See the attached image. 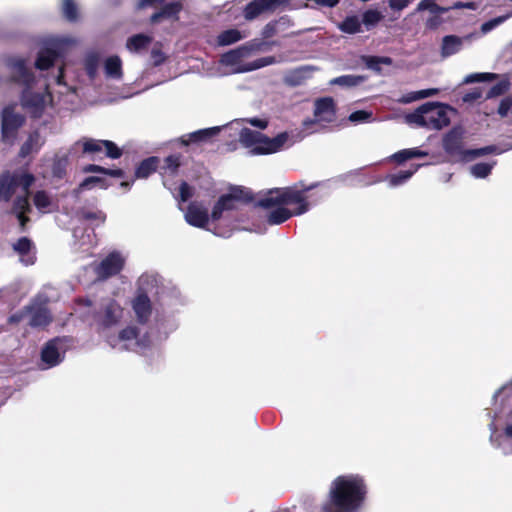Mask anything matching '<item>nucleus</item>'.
Here are the masks:
<instances>
[{
	"label": "nucleus",
	"mask_w": 512,
	"mask_h": 512,
	"mask_svg": "<svg viewBox=\"0 0 512 512\" xmlns=\"http://www.w3.org/2000/svg\"><path fill=\"white\" fill-rule=\"evenodd\" d=\"M429 11L430 14H445L450 11V8L439 6L436 0H421L415 12Z\"/></svg>",
	"instance_id": "40"
},
{
	"label": "nucleus",
	"mask_w": 512,
	"mask_h": 512,
	"mask_svg": "<svg viewBox=\"0 0 512 512\" xmlns=\"http://www.w3.org/2000/svg\"><path fill=\"white\" fill-rule=\"evenodd\" d=\"M78 43L77 39L68 36H55L45 41V47L39 52L35 66L39 70H46L51 67L56 59L62 56L70 47Z\"/></svg>",
	"instance_id": "9"
},
{
	"label": "nucleus",
	"mask_w": 512,
	"mask_h": 512,
	"mask_svg": "<svg viewBox=\"0 0 512 512\" xmlns=\"http://www.w3.org/2000/svg\"><path fill=\"white\" fill-rule=\"evenodd\" d=\"M104 73L107 78L121 80L123 77L121 59L116 55L108 57L104 62Z\"/></svg>",
	"instance_id": "26"
},
{
	"label": "nucleus",
	"mask_w": 512,
	"mask_h": 512,
	"mask_svg": "<svg viewBox=\"0 0 512 512\" xmlns=\"http://www.w3.org/2000/svg\"><path fill=\"white\" fill-rule=\"evenodd\" d=\"M35 181L33 174L26 170L20 169L13 172H5L0 176V203L8 202L11 197L21 190L22 194L18 195L12 205L11 212L17 217L22 228L25 227L29 218L26 216L31 211L29 202V188Z\"/></svg>",
	"instance_id": "5"
},
{
	"label": "nucleus",
	"mask_w": 512,
	"mask_h": 512,
	"mask_svg": "<svg viewBox=\"0 0 512 512\" xmlns=\"http://www.w3.org/2000/svg\"><path fill=\"white\" fill-rule=\"evenodd\" d=\"M132 308L139 323L145 324L152 313L151 301L145 294H137L132 301Z\"/></svg>",
	"instance_id": "21"
},
{
	"label": "nucleus",
	"mask_w": 512,
	"mask_h": 512,
	"mask_svg": "<svg viewBox=\"0 0 512 512\" xmlns=\"http://www.w3.org/2000/svg\"><path fill=\"white\" fill-rule=\"evenodd\" d=\"M13 249L21 256V260L26 264H33V256L30 254L32 242L27 237H22L13 245Z\"/></svg>",
	"instance_id": "32"
},
{
	"label": "nucleus",
	"mask_w": 512,
	"mask_h": 512,
	"mask_svg": "<svg viewBox=\"0 0 512 512\" xmlns=\"http://www.w3.org/2000/svg\"><path fill=\"white\" fill-rule=\"evenodd\" d=\"M314 120L304 121V126L315 122H332L335 118L334 101L332 98H322L315 102Z\"/></svg>",
	"instance_id": "18"
},
{
	"label": "nucleus",
	"mask_w": 512,
	"mask_h": 512,
	"mask_svg": "<svg viewBox=\"0 0 512 512\" xmlns=\"http://www.w3.org/2000/svg\"><path fill=\"white\" fill-rule=\"evenodd\" d=\"M33 203L40 213H49L55 207L52 197L46 191H37L33 196Z\"/></svg>",
	"instance_id": "28"
},
{
	"label": "nucleus",
	"mask_w": 512,
	"mask_h": 512,
	"mask_svg": "<svg viewBox=\"0 0 512 512\" xmlns=\"http://www.w3.org/2000/svg\"><path fill=\"white\" fill-rule=\"evenodd\" d=\"M43 144L44 140L39 132L34 131L28 136L27 140L21 146L19 156L21 158H25L31 153L38 152Z\"/></svg>",
	"instance_id": "25"
},
{
	"label": "nucleus",
	"mask_w": 512,
	"mask_h": 512,
	"mask_svg": "<svg viewBox=\"0 0 512 512\" xmlns=\"http://www.w3.org/2000/svg\"><path fill=\"white\" fill-rule=\"evenodd\" d=\"M319 183L309 185L299 182L293 186L270 190L257 202L265 210L264 217L269 225H280L292 216L306 213L310 205L307 192L315 189Z\"/></svg>",
	"instance_id": "1"
},
{
	"label": "nucleus",
	"mask_w": 512,
	"mask_h": 512,
	"mask_svg": "<svg viewBox=\"0 0 512 512\" xmlns=\"http://www.w3.org/2000/svg\"><path fill=\"white\" fill-rule=\"evenodd\" d=\"M180 166V157L177 155H170L164 161L163 169L165 172L174 174Z\"/></svg>",
	"instance_id": "47"
},
{
	"label": "nucleus",
	"mask_w": 512,
	"mask_h": 512,
	"mask_svg": "<svg viewBox=\"0 0 512 512\" xmlns=\"http://www.w3.org/2000/svg\"><path fill=\"white\" fill-rule=\"evenodd\" d=\"M421 166V164L411 165V167L407 170H402L398 173L388 175L386 180L388 181L389 187L394 188L403 185L416 173V171Z\"/></svg>",
	"instance_id": "27"
},
{
	"label": "nucleus",
	"mask_w": 512,
	"mask_h": 512,
	"mask_svg": "<svg viewBox=\"0 0 512 512\" xmlns=\"http://www.w3.org/2000/svg\"><path fill=\"white\" fill-rule=\"evenodd\" d=\"M448 106L438 102H427L418 107L414 112L405 116L409 125L423 127L428 130H441L450 123L447 112Z\"/></svg>",
	"instance_id": "8"
},
{
	"label": "nucleus",
	"mask_w": 512,
	"mask_h": 512,
	"mask_svg": "<svg viewBox=\"0 0 512 512\" xmlns=\"http://www.w3.org/2000/svg\"><path fill=\"white\" fill-rule=\"evenodd\" d=\"M249 52L250 49L246 46L231 50L222 56V63L231 66L237 65L243 57L249 54Z\"/></svg>",
	"instance_id": "36"
},
{
	"label": "nucleus",
	"mask_w": 512,
	"mask_h": 512,
	"mask_svg": "<svg viewBox=\"0 0 512 512\" xmlns=\"http://www.w3.org/2000/svg\"><path fill=\"white\" fill-rule=\"evenodd\" d=\"M7 67L10 71L11 81L24 87L21 96L22 107L32 117H40L46 106L51 102L50 93L47 90L41 93L32 92L36 78L24 59L19 57L9 58ZM43 86L47 89L46 84Z\"/></svg>",
	"instance_id": "4"
},
{
	"label": "nucleus",
	"mask_w": 512,
	"mask_h": 512,
	"mask_svg": "<svg viewBox=\"0 0 512 512\" xmlns=\"http://www.w3.org/2000/svg\"><path fill=\"white\" fill-rule=\"evenodd\" d=\"M390 159L401 164L407 160H410L411 158L408 149H403L391 155Z\"/></svg>",
	"instance_id": "57"
},
{
	"label": "nucleus",
	"mask_w": 512,
	"mask_h": 512,
	"mask_svg": "<svg viewBox=\"0 0 512 512\" xmlns=\"http://www.w3.org/2000/svg\"><path fill=\"white\" fill-rule=\"evenodd\" d=\"M275 62V58L272 56L259 58L253 62L247 63L235 69L237 73L249 72L253 70H257L259 68L271 65Z\"/></svg>",
	"instance_id": "41"
},
{
	"label": "nucleus",
	"mask_w": 512,
	"mask_h": 512,
	"mask_svg": "<svg viewBox=\"0 0 512 512\" xmlns=\"http://www.w3.org/2000/svg\"><path fill=\"white\" fill-rule=\"evenodd\" d=\"M338 28L347 34L359 33L361 31V20L356 15L348 16L338 25Z\"/></svg>",
	"instance_id": "37"
},
{
	"label": "nucleus",
	"mask_w": 512,
	"mask_h": 512,
	"mask_svg": "<svg viewBox=\"0 0 512 512\" xmlns=\"http://www.w3.org/2000/svg\"><path fill=\"white\" fill-rule=\"evenodd\" d=\"M497 78H499V74L496 73H472L464 78L463 83L471 84L476 82H490Z\"/></svg>",
	"instance_id": "43"
},
{
	"label": "nucleus",
	"mask_w": 512,
	"mask_h": 512,
	"mask_svg": "<svg viewBox=\"0 0 512 512\" xmlns=\"http://www.w3.org/2000/svg\"><path fill=\"white\" fill-rule=\"evenodd\" d=\"M104 150L106 156L112 159H118L122 155V151L112 141L87 139L83 142L84 153L96 154Z\"/></svg>",
	"instance_id": "16"
},
{
	"label": "nucleus",
	"mask_w": 512,
	"mask_h": 512,
	"mask_svg": "<svg viewBox=\"0 0 512 512\" xmlns=\"http://www.w3.org/2000/svg\"><path fill=\"white\" fill-rule=\"evenodd\" d=\"M244 37L245 35H243L239 30L229 29L218 35L217 42L220 46H227L240 41Z\"/></svg>",
	"instance_id": "39"
},
{
	"label": "nucleus",
	"mask_w": 512,
	"mask_h": 512,
	"mask_svg": "<svg viewBox=\"0 0 512 512\" xmlns=\"http://www.w3.org/2000/svg\"><path fill=\"white\" fill-rule=\"evenodd\" d=\"M24 123V117L15 113L12 106L4 108L2 113V138L6 143L12 144L17 130Z\"/></svg>",
	"instance_id": "12"
},
{
	"label": "nucleus",
	"mask_w": 512,
	"mask_h": 512,
	"mask_svg": "<svg viewBox=\"0 0 512 512\" xmlns=\"http://www.w3.org/2000/svg\"><path fill=\"white\" fill-rule=\"evenodd\" d=\"M45 165H51V174L55 178H63L68 165L67 153H56L53 157L42 159Z\"/></svg>",
	"instance_id": "22"
},
{
	"label": "nucleus",
	"mask_w": 512,
	"mask_h": 512,
	"mask_svg": "<svg viewBox=\"0 0 512 512\" xmlns=\"http://www.w3.org/2000/svg\"><path fill=\"white\" fill-rule=\"evenodd\" d=\"M66 350L67 344L64 338L56 337L49 340L41 350V368L49 369L59 365L65 358Z\"/></svg>",
	"instance_id": "11"
},
{
	"label": "nucleus",
	"mask_w": 512,
	"mask_h": 512,
	"mask_svg": "<svg viewBox=\"0 0 512 512\" xmlns=\"http://www.w3.org/2000/svg\"><path fill=\"white\" fill-rule=\"evenodd\" d=\"M365 81L364 76L360 75H342L330 80V85H338L345 88H351L362 84Z\"/></svg>",
	"instance_id": "35"
},
{
	"label": "nucleus",
	"mask_w": 512,
	"mask_h": 512,
	"mask_svg": "<svg viewBox=\"0 0 512 512\" xmlns=\"http://www.w3.org/2000/svg\"><path fill=\"white\" fill-rule=\"evenodd\" d=\"M27 316H28V312H27V306H26L21 311H18L16 313L12 314L8 318V322L11 324H16V323L21 322Z\"/></svg>",
	"instance_id": "60"
},
{
	"label": "nucleus",
	"mask_w": 512,
	"mask_h": 512,
	"mask_svg": "<svg viewBox=\"0 0 512 512\" xmlns=\"http://www.w3.org/2000/svg\"><path fill=\"white\" fill-rule=\"evenodd\" d=\"M512 109V96L503 98L498 107V114L501 117H506L509 111Z\"/></svg>",
	"instance_id": "52"
},
{
	"label": "nucleus",
	"mask_w": 512,
	"mask_h": 512,
	"mask_svg": "<svg viewBox=\"0 0 512 512\" xmlns=\"http://www.w3.org/2000/svg\"><path fill=\"white\" fill-rule=\"evenodd\" d=\"M286 3V0H253L246 5L244 17L247 20H253L263 13L276 11L280 6Z\"/></svg>",
	"instance_id": "15"
},
{
	"label": "nucleus",
	"mask_w": 512,
	"mask_h": 512,
	"mask_svg": "<svg viewBox=\"0 0 512 512\" xmlns=\"http://www.w3.org/2000/svg\"><path fill=\"white\" fill-rule=\"evenodd\" d=\"M107 342L113 349L137 353L143 352L150 344L147 334L141 336L140 331L134 326L123 329L118 336L108 337Z\"/></svg>",
	"instance_id": "10"
},
{
	"label": "nucleus",
	"mask_w": 512,
	"mask_h": 512,
	"mask_svg": "<svg viewBox=\"0 0 512 512\" xmlns=\"http://www.w3.org/2000/svg\"><path fill=\"white\" fill-rule=\"evenodd\" d=\"M138 293L147 296L163 297L165 287L161 284L160 277L155 273H144L138 279Z\"/></svg>",
	"instance_id": "17"
},
{
	"label": "nucleus",
	"mask_w": 512,
	"mask_h": 512,
	"mask_svg": "<svg viewBox=\"0 0 512 512\" xmlns=\"http://www.w3.org/2000/svg\"><path fill=\"white\" fill-rule=\"evenodd\" d=\"M372 118V113L365 110H358L349 115V120L354 123L368 122Z\"/></svg>",
	"instance_id": "50"
},
{
	"label": "nucleus",
	"mask_w": 512,
	"mask_h": 512,
	"mask_svg": "<svg viewBox=\"0 0 512 512\" xmlns=\"http://www.w3.org/2000/svg\"><path fill=\"white\" fill-rule=\"evenodd\" d=\"M482 97V90L480 88H474L470 92L463 96V101L466 103L474 102Z\"/></svg>",
	"instance_id": "56"
},
{
	"label": "nucleus",
	"mask_w": 512,
	"mask_h": 512,
	"mask_svg": "<svg viewBox=\"0 0 512 512\" xmlns=\"http://www.w3.org/2000/svg\"><path fill=\"white\" fill-rule=\"evenodd\" d=\"M158 159L156 157H149L143 160L136 169L135 175L137 178H147L157 168Z\"/></svg>",
	"instance_id": "38"
},
{
	"label": "nucleus",
	"mask_w": 512,
	"mask_h": 512,
	"mask_svg": "<svg viewBox=\"0 0 512 512\" xmlns=\"http://www.w3.org/2000/svg\"><path fill=\"white\" fill-rule=\"evenodd\" d=\"M62 12L64 17L70 22L78 19V9L74 0H62Z\"/></svg>",
	"instance_id": "44"
},
{
	"label": "nucleus",
	"mask_w": 512,
	"mask_h": 512,
	"mask_svg": "<svg viewBox=\"0 0 512 512\" xmlns=\"http://www.w3.org/2000/svg\"><path fill=\"white\" fill-rule=\"evenodd\" d=\"M368 487L363 476L345 474L336 477L329 488L326 512H358L364 505Z\"/></svg>",
	"instance_id": "3"
},
{
	"label": "nucleus",
	"mask_w": 512,
	"mask_h": 512,
	"mask_svg": "<svg viewBox=\"0 0 512 512\" xmlns=\"http://www.w3.org/2000/svg\"><path fill=\"white\" fill-rule=\"evenodd\" d=\"M242 121H245L249 124H251L252 126L254 127H257L259 129H265L268 125V121L265 120V119H260V118H247V119H242Z\"/></svg>",
	"instance_id": "61"
},
{
	"label": "nucleus",
	"mask_w": 512,
	"mask_h": 512,
	"mask_svg": "<svg viewBox=\"0 0 512 512\" xmlns=\"http://www.w3.org/2000/svg\"><path fill=\"white\" fill-rule=\"evenodd\" d=\"M253 200L252 192L243 186H230L227 193L215 202L210 218L218 222L213 233L220 237H229L233 231L242 229L240 224L248 219L243 207Z\"/></svg>",
	"instance_id": "2"
},
{
	"label": "nucleus",
	"mask_w": 512,
	"mask_h": 512,
	"mask_svg": "<svg viewBox=\"0 0 512 512\" xmlns=\"http://www.w3.org/2000/svg\"><path fill=\"white\" fill-rule=\"evenodd\" d=\"M478 7L479 6L474 1H470V2L458 1V2L454 3L452 6H449L448 8H450V10H452V9H471V10H476V9H478Z\"/></svg>",
	"instance_id": "59"
},
{
	"label": "nucleus",
	"mask_w": 512,
	"mask_h": 512,
	"mask_svg": "<svg viewBox=\"0 0 512 512\" xmlns=\"http://www.w3.org/2000/svg\"><path fill=\"white\" fill-rule=\"evenodd\" d=\"M123 310L114 300L106 301L101 311L96 315V322L100 330H105L116 325L122 318Z\"/></svg>",
	"instance_id": "13"
},
{
	"label": "nucleus",
	"mask_w": 512,
	"mask_h": 512,
	"mask_svg": "<svg viewBox=\"0 0 512 512\" xmlns=\"http://www.w3.org/2000/svg\"><path fill=\"white\" fill-rule=\"evenodd\" d=\"M439 92V89L437 88H429V89H423L419 91L411 92L405 96L402 97L400 100L402 103H410L413 101H417L420 99L428 98L431 96L436 95Z\"/></svg>",
	"instance_id": "42"
},
{
	"label": "nucleus",
	"mask_w": 512,
	"mask_h": 512,
	"mask_svg": "<svg viewBox=\"0 0 512 512\" xmlns=\"http://www.w3.org/2000/svg\"><path fill=\"white\" fill-rule=\"evenodd\" d=\"M151 59L154 66H159L165 61V55L160 49L153 48L151 51Z\"/></svg>",
	"instance_id": "58"
},
{
	"label": "nucleus",
	"mask_w": 512,
	"mask_h": 512,
	"mask_svg": "<svg viewBox=\"0 0 512 512\" xmlns=\"http://www.w3.org/2000/svg\"><path fill=\"white\" fill-rule=\"evenodd\" d=\"M29 325L34 328H42L51 322V315L44 305L33 303L27 306Z\"/></svg>",
	"instance_id": "20"
},
{
	"label": "nucleus",
	"mask_w": 512,
	"mask_h": 512,
	"mask_svg": "<svg viewBox=\"0 0 512 512\" xmlns=\"http://www.w3.org/2000/svg\"><path fill=\"white\" fill-rule=\"evenodd\" d=\"M302 137H296L293 133L282 132L273 138H269L259 131L249 128H242L239 134L240 143L247 148H251V153L255 155L272 154L290 147Z\"/></svg>",
	"instance_id": "6"
},
{
	"label": "nucleus",
	"mask_w": 512,
	"mask_h": 512,
	"mask_svg": "<svg viewBox=\"0 0 512 512\" xmlns=\"http://www.w3.org/2000/svg\"><path fill=\"white\" fill-rule=\"evenodd\" d=\"M185 220L191 226L205 228L211 218L204 207L197 203H191L185 213Z\"/></svg>",
	"instance_id": "19"
},
{
	"label": "nucleus",
	"mask_w": 512,
	"mask_h": 512,
	"mask_svg": "<svg viewBox=\"0 0 512 512\" xmlns=\"http://www.w3.org/2000/svg\"><path fill=\"white\" fill-rule=\"evenodd\" d=\"M510 16H512V13H508L503 16H499L496 18H493L481 25V31L482 33L486 34L490 31H492L494 28L502 24L504 21H506Z\"/></svg>",
	"instance_id": "46"
},
{
	"label": "nucleus",
	"mask_w": 512,
	"mask_h": 512,
	"mask_svg": "<svg viewBox=\"0 0 512 512\" xmlns=\"http://www.w3.org/2000/svg\"><path fill=\"white\" fill-rule=\"evenodd\" d=\"M498 82L493 85L486 94V99L503 95L511 88V77L509 74L499 75Z\"/></svg>",
	"instance_id": "30"
},
{
	"label": "nucleus",
	"mask_w": 512,
	"mask_h": 512,
	"mask_svg": "<svg viewBox=\"0 0 512 512\" xmlns=\"http://www.w3.org/2000/svg\"><path fill=\"white\" fill-rule=\"evenodd\" d=\"M408 152L410 154V158H422L428 156V152L422 151L418 148H409Z\"/></svg>",
	"instance_id": "63"
},
{
	"label": "nucleus",
	"mask_w": 512,
	"mask_h": 512,
	"mask_svg": "<svg viewBox=\"0 0 512 512\" xmlns=\"http://www.w3.org/2000/svg\"><path fill=\"white\" fill-rule=\"evenodd\" d=\"M380 64L377 56H370L366 58V65L368 68L373 70H380Z\"/></svg>",
	"instance_id": "62"
},
{
	"label": "nucleus",
	"mask_w": 512,
	"mask_h": 512,
	"mask_svg": "<svg viewBox=\"0 0 512 512\" xmlns=\"http://www.w3.org/2000/svg\"><path fill=\"white\" fill-rule=\"evenodd\" d=\"M100 63V56L97 52H88L84 58V68L90 80L97 76Z\"/></svg>",
	"instance_id": "33"
},
{
	"label": "nucleus",
	"mask_w": 512,
	"mask_h": 512,
	"mask_svg": "<svg viewBox=\"0 0 512 512\" xmlns=\"http://www.w3.org/2000/svg\"><path fill=\"white\" fill-rule=\"evenodd\" d=\"M509 415L512 416V410L509 412ZM504 436L512 442V422H508L504 428Z\"/></svg>",
	"instance_id": "64"
},
{
	"label": "nucleus",
	"mask_w": 512,
	"mask_h": 512,
	"mask_svg": "<svg viewBox=\"0 0 512 512\" xmlns=\"http://www.w3.org/2000/svg\"><path fill=\"white\" fill-rule=\"evenodd\" d=\"M382 19V14L378 10L369 9L362 15L361 24L363 23L369 30L379 23Z\"/></svg>",
	"instance_id": "45"
},
{
	"label": "nucleus",
	"mask_w": 512,
	"mask_h": 512,
	"mask_svg": "<svg viewBox=\"0 0 512 512\" xmlns=\"http://www.w3.org/2000/svg\"><path fill=\"white\" fill-rule=\"evenodd\" d=\"M443 149L453 157L463 161H470L476 157L496 154L500 155L512 149V143L505 144L503 147L489 145L483 148L465 150L463 148V131L461 128H453L443 138Z\"/></svg>",
	"instance_id": "7"
},
{
	"label": "nucleus",
	"mask_w": 512,
	"mask_h": 512,
	"mask_svg": "<svg viewBox=\"0 0 512 512\" xmlns=\"http://www.w3.org/2000/svg\"><path fill=\"white\" fill-rule=\"evenodd\" d=\"M412 0H389V7L393 11H402L409 6Z\"/></svg>",
	"instance_id": "55"
},
{
	"label": "nucleus",
	"mask_w": 512,
	"mask_h": 512,
	"mask_svg": "<svg viewBox=\"0 0 512 512\" xmlns=\"http://www.w3.org/2000/svg\"><path fill=\"white\" fill-rule=\"evenodd\" d=\"M125 264V257L117 251L108 254L95 268L99 279H107L118 274Z\"/></svg>",
	"instance_id": "14"
},
{
	"label": "nucleus",
	"mask_w": 512,
	"mask_h": 512,
	"mask_svg": "<svg viewBox=\"0 0 512 512\" xmlns=\"http://www.w3.org/2000/svg\"><path fill=\"white\" fill-rule=\"evenodd\" d=\"M496 163L497 162L495 160H493V161H489V162H479V163L473 164L469 168L470 174L474 178L484 179L491 174Z\"/></svg>",
	"instance_id": "34"
},
{
	"label": "nucleus",
	"mask_w": 512,
	"mask_h": 512,
	"mask_svg": "<svg viewBox=\"0 0 512 512\" xmlns=\"http://www.w3.org/2000/svg\"><path fill=\"white\" fill-rule=\"evenodd\" d=\"M84 171L85 172H100V173H104V174L115 176V177H121L123 174L122 170H120V169L110 170V169H105L101 166L93 165V164L85 167Z\"/></svg>",
	"instance_id": "48"
},
{
	"label": "nucleus",
	"mask_w": 512,
	"mask_h": 512,
	"mask_svg": "<svg viewBox=\"0 0 512 512\" xmlns=\"http://www.w3.org/2000/svg\"><path fill=\"white\" fill-rule=\"evenodd\" d=\"M82 218L89 221H97L98 224H102L106 220V215L100 210L97 211H83Z\"/></svg>",
	"instance_id": "49"
},
{
	"label": "nucleus",
	"mask_w": 512,
	"mask_h": 512,
	"mask_svg": "<svg viewBox=\"0 0 512 512\" xmlns=\"http://www.w3.org/2000/svg\"><path fill=\"white\" fill-rule=\"evenodd\" d=\"M182 10V3L179 0H173L165 4L160 11L151 15L150 21L158 23L162 19H177L179 12Z\"/></svg>",
	"instance_id": "23"
},
{
	"label": "nucleus",
	"mask_w": 512,
	"mask_h": 512,
	"mask_svg": "<svg viewBox=\"0 0 512 512\" xmlns=\"http://www.w3.org/2000/svg\"><path fill=\"white\" fill-rule=\"evenodd\" d=\"M191 197H192L191 187L186 182H182L179 187V195H178L177 199L180 202H186Z\"/></svg>",
	"instance_id": "53"
},
{
	"label": "nucleus",
	"mask_w": 512,
	"mask_h": 512,
	"mask_svg": "<svg viewBox=\"0 0 512 512\" xmlns=\"http://www.w3.org/2000/svg\"><path fill=\"white\" fill-rule=\"evenodd\" d=\"M152 42V37L145 34H136L127 39L126 48L132 53L146 49Z\"/></svg>",
	"instance_id": "31"
},
{
	"label": "nucleus",
	"mask_w": 512,
	"mask_h": 512,
	"mask_svg": "<svg viewBox=\"0 0 512 512\" xmlns=\"http://www.w3.org/2000/svg\"><path fill=\"white\" fill-rule=\"evenodd\" d=\"M462 48V39L454 35L445 36L442 40L441 55L446 58L456 54Z\"/></svg>",
	"instance_id": "29"
},
{
	"label": "nucleus",
	"mask_w": 512,
	"mask_h": 512,
	"mask_svg": "<svg viewBox=\"0 0 512 512\" xmlns=\"http://www.w3.org/2000/svg\"><path fill=\"white\" fill-rule=\"evenodd\" d=\"M221 128L222 126H215L194 131L192 133L182 136L181 142L184 145H188L190 143L205 142L208 139L216 136L220 132Z\"/></svg>",
	"instance_id": "24"
},
{
	"label": "nucleus",
	"mask_w": 512,
	"mask_h": 512,
	"mask_svg": "<svg viewBox=\"0 0 512 512\" xmlns=\"http://www.w3.org/2000/svg\"><path fill=\"white\" fill-rule=\"evenodd\" d=\"M441 15L442 14H431L425 22L426 28L431 30L438 28L443 22Z\"/></svg>",
	"instance_id": "54"
},
{
	"label": "nucleus",
	"mask_w": 512,
	"mask_h": 512,
	"mask_svg": "<svg viewBox=\"0 0 512 512\" xmlns=\"http://www.w3.org/2000/svg\"><path fill=\"white\" fill-rule=\"evenodd\" d=\"M95 185H100L101 187H104L103 180L99 177L91 176V177H87L86 179H84L81 182V184L79 185L78 189L79 190L90 189L91 187H93Z\"/></svg>",
	"instance_id": "51"
}]
</instances>
